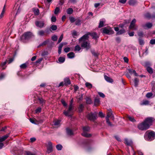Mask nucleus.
I'll return each mask as SVG.
<instances>
[{"instance_id":"1","label":"nucleus","mask_w":155,"mask_h":155,"mask_svg":"<svg viewBox=\"0 0 155 155\" xmlns=\"http://www.w3.org/2000/svg\"><path fill=\"white\" fill-rule=\"evenodd\" d=\"M154 120L155 119L153 117H147L143 122L138 124V127L139 130H146L152 125Z\"/></svg>"},{"instance_id":"2","label":"nucleus","mask_w":155,"mask_h":155,"mask_svg":"<svg viewBox=\"0 0 155 155\" xmlns=\"http://www.w3.org/2000/svg\"><path fill=\"white\" fill-rule=\"evenodd\" d=\"M89 38V36L87 35H84L79 39V42L81 43V46L87 50L90 48L91 46L90 43L87 41Z\"/></svg>"},{"instance_id":"3","label":"nucleus","mask_w":155,"mask_h":155,"mask_svg":"<svg viewBox=\"0 0 155 155\" xmlns=\"http://www.w3.org/2000/svg\"><path fill=\"white\" fill-rule=\"evenodd\" d=\"M34 37L33 34L31 32H27L25 33L21 37V40L23 42H25L28 41Z\"/></svg>"},{"instance_id":"4","label":"nucleus","mask_w":155,"mask_h":155,"mask_svg":"<svg viewBox=\"0 0 155 155\" xmlns=\"http://www.w3.org/2000/svg\"><path fill=\"white\" fill-rule=\"evenodd\" d=\"M144 137L146 140H152L155 138V133L153 131L149 132V131H147L145 133Z\"/></svg>"},{"instance_id":"5","label":"nucleus","mask_w":155,"mask_h":155,"mask_svg":"<svg viewBox=\"0 0 155 155\" xmlns=\"http://www.w3.org/2000/svg\"><path fill=\"white\" fill-rule=\"evenodd\" d=\"M97 113L96 112L94 113L91 112L87 115V117L89 120L94 121L97 119Z\"/></svg>"},{"instance_id":"6","label":"nucleus","mask_w":155,"mask_h":155,"mask_svg":"<svg viewBox=\"0 0 155 155\" xmlns=\"http://www.w3.org/2000/svg\"><path fill=\"white\" fill-rule=\"evenodd\" d=\"M90 128L89 127L85 126L83 128V132L82 133V135L85 137H89L91 136V135L90 134H89L87 133L89 131Z\"/></svg>"},{"instance_id":"7","label":"nucleus","mask_w":155,"mask_h":155,"mask_svg":"<svg viewBox=\"0 0 155 155\" xmlns=\"http://www.w3.org/2000/svg\"><path fill=\"white\" fill-rule=\"evenodd\" d=\"M74 107L69 106V108L67 111H64L63 113L66 116H69L72 113Z\"/></svg>"},{"instance_id":"8","label":"nucleus","mask_w":155,"mask_h":155,"mask_svg":"<svg viewBox=\"0 0 155 155\" xmlns=\"http://www.w3.org/2000/svg\"><path fill=\"white\" fill-rule=\"evenodd\" d=\"M85 35H87L88 36H89V35L91 36L93 39H95L96 41L97 38H99V36L97 34L94 32L92 33L88 32ZM96 41V42H97V41Z\"/></svg>"},{"instance_id":"9","label":"nucleus","mask_w":155,"mask_h":155,"mask_svg":"<svg viewBox=\"0 0 155 155\" xmlns=\"http://www.w3.org/2000/svg\"><path fill=\"white\" fill-rule=\"evenodd\" d=\"M102 32L103 33L107 34H112L114 33V31L111 29H108L106 28H102Z\"/></svg>"},{"instance_id":"10","label":"nucleus","mask_w":155,"mask_h":155,"mask_svg":"<svg viewBox=\"0 0 155 155\" xmlns=\"http://www.w3.org/2000/svg\"><path fill=\"white\" fill-rule=\"evenodd\" d=\"M36 25L40 28H43L45 25V23L44 21H36L35 22Z\"/></svg>"},{"instance_id":"11","label":"nucleus","mask_w":155,"mask_h":155,"mask_svg":"<svg viewBox=\"0 0 155 155\" xmlns=\"http://www.w3.org/2000/svg\"><path fill=\"white\" fill-rule=\"evenodd\" d=\"M53 150L52 147V143L51 142H49L48 143L47 152L48 153H49L51 152Z\"/></svg>"},{"instance_id":"12","label":"nucleus","mask_w":155,"mask_h":155,"mask_svg":"<svg viewBox=\"0 0 155 155\" xmlns=\"http://www.w3.org/2000/svg\"><path fill=\"white\" fill-rule=\"evenodd\" d=\"M124 141L125 144L128 146H131L132 147L133 143L131 140L125 138L124 139Z\"/></svg>"},{"instance_id":"13","label":"nucleus","mask_w":155,"mask_h":155,"mask_svg":"<svg viewBox=\"0 0 155 155\" xmlns=\"http://www.w3.org/2000/svg\"><path fill=\"white\" fill-rule=\"evenodd\" d=\"M145 65L147 66V71L150 74H151L153 73L152 68L148 66L150 65V63L149 62H146L145 63Z\"/></svg>"},{"instance_id":"14","label":"nucleus","mask_w":155,"mask_h":155,"mask_svg":"<svg viewBox=\"0 0 155 155\" xmlns=\"http://www.w3.org/2000/svg\"><path fill=\"white\" fill-rule=\"evenodd\" d=\"M108 117V119H109L110 117L112 120H114V118L113 115L112 114V111L110 109L109 110V112L107 113V116L106 118Z\"/></svg>"},{"instance_id":"15","label":"nucleus","mask_w":155,"mask_h":155,"mask_svg":"<svg viewBox=\"0 0 155 155\" xmlns=\"http://www.w3.org/2000/svg\"><path fill=\"white\" fill-rule=\"evenodd\" d=\"M67 44V43H61L58 48V52L59 54L61 53L62 48L63 45H66Z\"/></svg>"},{"instance_id":"16","label":"nucleus","mask_w":155,"mask_h":155,"mask_svg":"<svg viewBox=\"0 0 155 155\" xmlns=\"http://www.w3.org/2000/svg\"><path fill=\"white\" fill-rule=\"evenodd\" d=\"M128 72L130 74H134V76H138L137 74L136 73V71L134 70H132L131 69H128L127 70Z\"/></svg>"},{"instance_id":"17","label":"nucleus","mask_w":155,"mask_h":155,"mask_svg":"<svg viewBox=\"0 0 155 155\" xmlns=\"http://www.w3.org/2000/svg\"><path fill=\"white\" fill-rule=\"evenodd\" d=\"M100 103V101L99 99L97 98L95 99L94 101V106H97L99 105Z\"/></svg>"},{"instance_id":"18","label":"nucleus","mask_w":155,"mask_h":155,"mask_svg":"<svg viewBox=\"0 0 155 155\" xmlns=\"http://www.w3.org/2000/svg\"><path fill=\"white\" fill-rule=\"evenodd\" d=\"M104 78L105 80L107 82L110 83H112L113 82V80L110 78L104 75Z\"/></svg>"},{"instance_id":"19","label":"nucleus","mask_w":155,"mask_h":155,"mask_svg":"<svg viewBox=\"0 0 155 155\" xmlns=\"http://www.w3.org/2000/svg\"><path fill=\"white\" fill-rule=\"evenodd\" d=\"M86 103L87 104H91L92 103V101L91 99L88 97H86L85 98Z\"/></svg>"},{"instance_id":"20","label":"nucleus","mask_w":155,"mask_h":155,"mask_svg":"<svg viewBox=\"0 0 155 155\" xmlns=\"http://www.w3.org/2000/svg\"><path fill=\"white\" fill-rule=\"evenodd\" d=\"M9 134H6L0 138V142H2L4 141L8 137Z\"/></svg>"},{"instance_id":"21","label":"nucleus","mask_w":155,"mask_h":155,"mask_svg":"<svg viewBox=\"0 0 155 155\" xmlns=\"http://www.w3.org/2000/svg\"><path fill=\"white\" fill-rule=\"evenodd\" d=\"M82 23L81 20L79 18H77L76 19V21L75 22V24L77 25H81Z\"/></svg>"},{"instance_id":"22","label":"nucleus","mask_w":155,"mask_h":155,"mask_svg":"<svg viewBox=\"0 0 155 155\" xmlns=\"http://www.w3.org/2000/svg\"><path fill=\"white\" fill-rule=\"evenodd\" d=\"M60 122L61 120H55L54 122V125L57 127H59L60 125Z\"/></svg>"},{"instance_id":"23","label":"nucleus","mask_w":155,"mask_h":155,"mask_svg":"<svg viewBox=\"0 0 155 155\" xmlns=\"http://www.w3.org/2000/svg\"><path fill=\"white\" fill-rule=\"evenodd\" d=\"M28 66V63L26 62L25 63L22 64L20 66V68L21 69H25Z\"/></svg>"},{"instance_id":"24","label":"nucleus","mask_w":155,"mask_h":155,"mask_svg":"<svg viewBox=\"0 0 155 155\" xmlns=\"http://www.w3.org/2000/svg\"><path fill=\"white\" fill-rule=\"evenodd\" d=\"M38 35L40 36H43L45 35V31L43 30L39 31L38 32Z\"/></svg>"},{"instance_id":"25","label":"nucleus","mask_w":155,"mask_h":155,"mask_svg":"<svg viewBox=\"0 0 155 155\" xmlns=\"http://www.w3.org/2000/svg\"><path fill=\"white\" fill-rule=\"evenodd\" d=\"M64 84L66 85H69L71 84V81L68 78H65L64 79Z\"/></svg>"},{"instance_id":"26","label":"nucleus","mask_w":155,"mask_h":155,"mask_svg":"<svg viewBox=\"0 0 155 155\" xmlns=\"http://www.w3.org/2000/svg\"><path fill=\"white\" fill-rule=\"evenodd\" d=\"M67 55L69 58H72L74 57V54L73 52H71L68 53Z\"/></svg>"},{"instance_id":"27","label":"nucleus","mask_w":155,"mask_h":155,"mask_svg":"<svg viewBox=\"0 0 155 155\" xmlns=\"http://www.w3.org/2000/svg\"><path fill=\"white\" fill-rule=\"evenodd\" d=\"M137 3V2L136 0H130L129 2V4L131 5H134Z\"/></svg>"},{"instance_id":"28","label":"nucleus","mask_w":155,"mask_h":155,"mask_svg":"<svg viewBox=\"0 0 155 155\" xmlns=\"http://www.w3.org/2000/svg\"><path fill=\"white\" fill-rule=\"evenodd\" d=\"M66 132L67 134L69 135H71L73 134L72 131L70 129L67 128L66 129Z\"/></svg>"},{"instance_id":"29","label":"nucleus","mask_w":155,"mask_h":155,"mask_svg":"<svg viewBox=\"0 0 155 155\" xmlns=\"http://www.w3.org/2000/svg\"><path fill=\"white\" fill-rule=\"evenodd\" d=\"M125 32L126 31L124 29H122L119 30L118 32H117L116 35H120L125 33Z\"/></svg>"},{"instance_id":"30","label":"nucleus","mask_w":155,"mask_h":155,"mask_svg":"<svg viewBox=\"0 0 155 155\" xmlns=\"http://www.w3.org/2000/svg\"><path fill=\"white\" fill-rule=\"evenodd\" d=\"M38 100L39 101L40 104H41L42 106L45 103V100H44L42 98H38Z\"/></svg>"},{"instance_id":"31","label":"nucleus","mask_w":155,"mask_h":155,"mask_svg":"<svg viewBox=\"0 0 155 155\" xmlns=\"http://www.w3.org/2000/svg\"><path fill=\"white\" fill-rule=\"evenodd\" d=\"M129 28L130 29L133 30H137V27L135 26V25L130 24Z\"/></svg>"},{"instance_id":"32","label":"nucleus","mask_w":155,"mask_h":155,"mask_svg":"<svg viewBox=\"0 0 155 155\" xmlns=\"http://www.w3.org/2000/svg\"><path fill=\"white\" fill-rule=\"evenodd\" d=\"M85 86L89 89H91L92 87V84L90 83L87 82L85 84Z\"/></svg>"},{"instance_id":"33","label":"nucleus","mask_w":155,"mask_h":155,"mask_svg":"<svg viewBox=\"0 0 155 155\" xmlns=\"http://www.w3.org/2000/svg\"><path fill=\"white\" fill-rule=\"evenodd\" d=\"M152 26V24L150 23H146L144 26V27L145 28V27H147L148 28H151Z\"/></svg>"},{"instance_id":"34","label":"nucleus","mask_w":155,"mask_h":155,"mask_svg":"<svg viewBox=\"0 0 155 155\" xmlns=\"http://www.w3.org/2000/svg\"><path fill=\"white\" fill-rule=\"evenodd\" d=\"M65 60L64 58L63 57H60L58 59V62L60 63H63Z\"/></svg>"},{"instance_id":"35","label":"nucleus","mask_w":155,"mask_h":155,"mask_svg":"<svg viewBox=\"0 0 155 155\" xmlns=\"http://www.w3.org/2000/svg\"><path fill=\"white\" fill-rule=\"evenodd\" d=\"M57 26L56 25H53L50 27V30L51 31V30L55 31L57 30Z\"/></svg>"},{"instance_id":"36","label":"nucleus","mask_w":155,"mask_h":155,"mask_svg":"<svg viewBox=\"0 0 155 155\" xmlns=\"http://www.w3.org/2000/svg\"><path fill=\"white\" fill-rule=\"evenodd\" d=\"M134 86L136 87H137L138 84V83L139 81V79L137 78H135L134 79Z\"/></svg>"},{"instance_id":"37","label":"nucleus","mask_w":155,"mask_h":155,"mask_svg":"<svg viewBox=\"0 0 155 155\" xmlns=\"http://www.w3.org/2000/svg\"><path fill=\"white\" fill-rule=\"evenodd\" d=\"M84 108V106L83 104H80L79 105V107H78V109L79 111L80 112H82L83 110V109Z\"/></svg>"},{"instance_id":"38","label":"nucleus","mask_w":155,"mask_h":155,"mask_svg":"<svg viewBox=\"0 0 155 155\" xmlns=\"http://www.w3.org/2000/svg\"><path fill=\"white\" fill-rule=\"evenodd\" d=\"M33 11L35 14V15H39L40 13L39 10L38 8H34Z\"/></svg>"},{"instance_id":"39","label":"nucleus","mask_w":155,"mask_h":155,"mask_svg":"<svg viewBox=\"0 0 155 155\" xmlns=\"http://www.w3.org/2000/svg\"><path fill=\"white\" fill-rule=\"evenodd\" d=\"M83 95L81 94V95H79L78 96V103H80L81 101H82L83 99Z\"/></svg>"},{"instance_id":"40","label":"nucleus","mask_w":155,"mask_h":155,"mask_svg":"<svg viewBox=\"0 0 155 155\" xmlns=\"http://www.w3.org/2000/svg\"><path fill=\"white\" fill-rule=\"evenodd\" d=\"M73 10L71 8H69L67 9V13L68 14H72Z\"/></svg>"},{"instance_id":"41","label":"nucleus","mask_w":155,"mask_h":155,"mask_svg":"<svg viewBox=\"0 0 155 155\" xmlns=\"http://www.w3.org/2000/svg\"><path fill=\"white\" fill-rule=\"evenodd\" d=\"M56 148L58 150H61L62 146L61 145L59 144L56 146Z\"/></svg>"},{"instance_id":"42","label":"nucleus","mask_w":155,"mask_h":155,"mask_svg":"<svg viewBox=\"0 0 155 155\" xmlns=\"http://www.w3.org/2000/svg\"><path fill=\"white\" fill-rule=\"evenodd\" d=\"M104 22H105V21L101 20L99 24L98 27L101 28L103 27L104 26Z\"/></svg>"},{"instance_id":"43","label":"nucleus","mask_w":155,"mask_h":155,"mask_svg":"<svg viewBox=\"0 0 155 155\" xmlns=\"http://www.w3.org/2000/svg\"><path fill=\"white\" fill-rule=\"evenodd\" d=\"M48 41H49L48 40L45 41L43 43L39 45V46H44V45H45L48 43Z\"/></svg>"},{"instance_id":"44","label":"nucleus","mask_w":155,"mask_h":155,"mask_svg":"<svg viewBox=\"0 0 155 155\" xmlns=\"http://www.w3.org/2000/svg\"><path fill=\"white\" fill-rule=\"evenodd\" d=\"M5 12V6H4V7H3V9L2 11V12L0 15V18H2V17L3 16Z\"/></svg>"},{"instance_id":"45","label":"nucleus","mask_w":155,"mask_h":155,"mask_svg":"<svg viewBox=\"0 0 155 155\" xmlns=\"http://www.w3.org/2000/svg\"><path fill=\"white\" fill-rule=\"evenodd\" d=\"M81 49V48L79 45H77L75 47L74 50L75 51H79Z\"/></svg>"},{"instance_id":"46","label":"nucleus","mask_w":155,"mask_h":155,"mask_svg":"<svg viewBox=\"0 0 155 155\" xmlns=\"http://www.w3.org/2000/svg\"><path fill=\"white\" fill-rule=\"evenodd\" d=\"M69 19L71 23H73L74 21H75L76 19L73 17H70Z\"/></svg>"},{"instance_id":"47","label":"nucleus","mask_w":155,"mask_h":155,"mask_svg":"<svg viewBox=\"0 0 155 155\" xmlns=\"http://www.w3.org/2000/svg\"><path fill=\"white\" fill-rule=\"evenodd\" d=\"M145 16L147 18H152V15H151L149 13H147L145 15Z\"/></svg>"},{"instance_id":"48","label":"nucleus","mask_w":155,"mask_h":155,"mask_svg":"<svg viewBox=\"0 0 155 155\" xmlns=\"http://www.w3.org/2000/svg\"><path fill=\"white\" fill-rule=\"evenodd\" d=\"M63 37V35L62 34L60 36L58 41V44L60 43L62 40Z\"/></svg>"},{"instance_id":"49","label":"nucleus","mask_w":155,"mask_h":155,"mask_svg":"<svg viewBox=\"0 0 155 155\" xmlns=\"http://www.w3.org/2000/svg\"><path fill=\"white\" fill-rule=\"evenodd\" d=\"M152 93L150 92L147 93L146 95V96L148 98H150L152 96Z\"/></svg>"},{"instance_id":"50","label":"nucleus","mask_w":155,"mask_h":155,"mask_svg":"<svg viewBox=\"0 0 155 155\" xmlns=\"http://www.w3.org/2000/svg\"><path fill=\"white\" fill-rule=\"evenodd\" d=\"M149 101H148L146 100L143 101L142 103L141 104L142 105H148L149 104Z\"/></svg>"},{"instance_id":"51","label":"nucleus","mask_w":155,"mask_h":155,"mask_svg":"<svg viewBox=\"0 0 155 155\" xmlns=\"http://www.w3.org/2000/svg\"><path fill=\"white\" fill-rule=\"evenodd\" d=\"M128 118L132 122H134L135 121V120L134 119V118L133 117H131L130 116H128Z\"/></svg>"},{"instance_id":"52","label":"nucleus","mask_w":155,"mask_h":155,"mask_svg":"<svg viewBox=\"0 0 155 155\" xmlns=\"http://www.w3.org/2000/svg\"><path fill=\"white\" fill-rule=\"evenodd\" d=\"M51 39L53 41H56L57 40L58 37L57 36L54 35L52 37Z\"/></svg>"},{"instance_id":"53","label":"nucleus","mask_w":155,"mask_h":155,"mask_svg":"<svg viewBox=\"0 0 155 155\" xmlns=\"http://www.w3.org/2000/svg\"><path fill=\"white\" fill-rule=\"evenodd\" d=\"M106 122L107 123V124L109 126H112V125L111 124V123L109 121V119H108V117L106 118Z\"/></svg>"},{"instance_id":"54","label":"nucleus","mask_w":155,"mask_h":155,"mask_svg":"<svg viewBox=\"0 0 155 155\" xmlns=\"http://www.w3.org/2000/svg\"><path fill=\"white\" fill-rule=\"evenodd\" d=\"M59 8L58 7H57L55 9L54 12V14H57L59 12Z\"/></svg>"},{"instance_id":"55","label":"nucleus","mask_w":155,"mask_h":155,"mask_svg":"<svg viewBox=\"0 0 155 155\" xmlns=\"http://www.w3.org/2000/svg\"><path fill=\"white\" fill-rule=\"evenodd\" d=\"M139 44L140 45H143L144 44V42L143 40L142 39L140 38L139 39Z\"/></svg>"},{"instance_id":"56","label":"nucleus","mask_w":155,"mask_h":155,"mask_svg":"<svg viewBox=\"0 0 155 155\" xmlns=\"http://www.w3.org/2000/svg\"><path fill=\"white\" fill-rule=\"evenodd\" d=\"M48 52L47 51H44L42 52L41 55L42 56L47 55L48 54Z\"/></svg>"},{"instance_id":"57","label":"nucleus","mask_w":155,"mask_h":155,"mask_svg":"<svg viewBox=\"0 0 155 155\" xmlns=\"http://www.w3.org/2000/svg\"><path fill=\"white\" fill-rule=\"evenodd\" d=\"M116 41L118 43H119L121 41V39L120 37H117L115 39Z\"/></svg>"},{"instance_id":"58","label":"nucleus","mask_w":155,"mask_h":155,"mask_svg":"<svg viewBox=\"0 0 155 155\" xmlns=\"http://www.w3.org/2000/svg\"><path fill=\"white\" fill-rule=\"evenodd\" d=\"M7 61L6 60L5 61L2 63L1 65L3 69H4L5 68H4V66L6 64Z\"/></svg>"},{"instance_id":"59","label":"nucleus","mask_w":155,"mask_h":155,"mask_svg":"<svg viewBox=\"0 0 155 155\" xmlns=\"http://www.w3.org/2000/svg\"><path fill=\"white\" fill-rule=\"evenodd\" d=\"M26 155H35V153H32L31 152L29 151H27L26 152Z\"/></svg>"},{"instance_id":"60","label":"nucleus","mask_w":155,"mask_h":155,"mask_svg":"<svg viewBox=\"0 0 155 155\" xmlns=\"http://www.w3.org/2000/svg\"><path fill=\"white\" fill-rule=\"evenodd\" d=\"M41 110V108L40 107H38L35 110V113H37L38 112H40Z\"/></svg>"},{"instance_id":"61","label":"nucleus","mask_w":155,"mask_h":155,"mask_svg":"<svg viewBox=\"0 0 155 155\" xmlns=\"http://www.w3.org/2000/svg\"><path fill=\"white\" fill-rule=\"evenodd\" d=\"M56 19V17L54 16H52L51 18V21L52 22H55Z\"/></svg>"},{"instance_id":"62","label":"nucleus","mask_w":155,"mask_h":155,"mask_svg":"<svg viewBox=\"0 0 155 155\" xmlns=\"http://www.w3.org/2000/svg\"><path fill=\"white\" fill-rule=\"evenodd\" d=\"M98 94L99 95V96L101 97L102 98H104L105 97L104 94L102 93H101V92H99L98 93Z\"/></svg>"},{"instance_id":"63","label":"nucleus","mask_w":155,"mask_h":155,"mask_svg":"<svg viewBox=\"0 0 155 155\" xmlns=\"http://www.w3.org/2000/svg\"><path fill=\"white\" fill-rule=\"evenodd\" d=\"M61 102L64 106L66 107L67 106V104L64 100H61Z\"/></svg>"},{"instance_id":"64","label":"nucleus","mask_w":155,"mask_h":155,"mask_svg":"<svg viewBox=\"0 0 155 155\" xmlns=\"http://www.w3.org/2000/svg\"><path fill=\"white\" fill-rule=\"evenodd\" d=\"M64 50L65 52L67 53L70 51V48L68 47L64 49Z\"/></svg>"}]
</instances>
